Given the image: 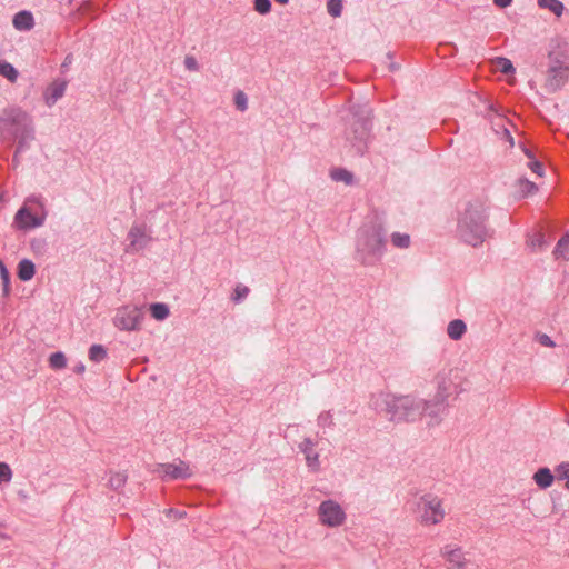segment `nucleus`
Returning a JSON list of instances; mask_svg holds the SVG:
<instances>
[{
    "label": "nucleus",
    "instance_id": "2f4dec72",
    "mask_svg": "<svg viewBox=\"0 0 569 569\" xmlns=\"http://www.w3.org/2000/svg\"><path fill=\"white\" fill-rule=\"evenodd\" d=\"M127 482V475L123 472H114L110 476L108 485L113 490H119Z\"/></svg>",
    "mask_w": 569,
    "mask_h": 569
},
{
    "label": "nucleus",
    "instance_id": "c9c22d12",
    "mask_svg": "<svg viewBox=\"0 0 569 569\" xmlns=\"http://www.w3.org/2000/svg\"><path fill=\"white\" fill-rule=\"evenodd\" d=\"M318 426L321 428H332L335 426L333 418L330 411H323L318 416Z\"/></svg>",
    "mask_w": 569,
    "mask_h": 569
},
{
    "label": "nucleus",
    "instance_id": "ea45409f",
    "mask_svg": "<svg viewBox=\"0 0 569 569\" xmlns=\"http://www.w3.org/2000/svg\"><path fill=\"white\" fill-rule=\"evenodd\" d=\"M0 277L2 280V284H3V292H4V295H8L9 290H10V288H9L10 273L1 260H0Z\"/></svg>",
    "mask_w": 569,
    "mask_h": 569
},
{
    "label": "nucleus",
    "instance_id": "aec40b11",
    "mask_svg": "<svg viewBox=\"0 0 569 569\" xmlns=\"http://www.w3.org/2000/svg\"><path fill=\"white\" fill-rule=\"evenodd\" d=\"M437 380V396L438 399H448L450 395L451 381L448 378V373L440 372L436 377Z\"/></svg>",
    "mask_w": 569,
    "mask_h": 569
},
{
    "label": "nucleus",
    "instance_id": "423d86ee",
    "mask_svg": "<svg viewBox=\"0 0 569 569\" xmlns=\"http://www.w3.org/2000/svg\"><path fill=\"white\" fill-rule=\"evenodd\" d=\"M419 520L425 526H435L446 517L442 500L432 495H423L418 502Z\"/></svg>",
    "mask_w": 569,
    "mask_h": 569
},
{
    "label": "nucleus",
    "instance_id": "4be33fe9",
    "mask_svg": "<svg viewBox=\"0 0 569 569\" xmlns=\"http://www.w3.org/2000/svg\"><path fill=\"white\" fill-rule=\"evenodd\" d=\"M467 331V326L461 319H455L449 322L447 333L452 340H460Z\"/></svg>",
    "mask_w": 569,
    "mask_h": 569
},
{
    "label": "nucleus",
    "instance_id": "a878e982",
    "mask_svg": "<svg viewBox=\"0 0 569 569\" xmlns=\"http://www.w3.org/2000/svg\"><path fill=\"white\" fill-rule=\"evenodd\" d=\"M150 312L152 318L162 321L169 317L170 310L166 303L156 302L150 305Z\"/></svg>",
    "mask_w": 569,
    "mask_h": 569
},
{
    "label": "nucleus",
    "instance_id": "e433bc0d",
    "mask_svg": "<svg viewBox=\"0 0 569 569\" xmlns=\"http://www.w3.org/2000/svg\"><path fill=\"white\" fill-rule=\"evenodd\" d=\"M497 68L503 73L509 74L515 72V68L512 62L507 58H498L497 59Z\"/></svg>",
    "mask_w": 569,
    "mask_h": 569
},
{
    "label": "nucleus",
    "instance_id": "3c124183",
    "mask_svg": "<svg viewBox=\"0 0 569 569\" xmlns=\"http://www.w3.org/2000/svg\"><path fill=\"white\" fill-rule=\"evenodd\" d=\"M90 7H91V2H90V1H86V2H83V4L81 6V9L87 10V9H89Z\"/></svg>",
    "mask_w": 569,
    "mask_h": 569
},
{
    "label": "nucleus",
    "instance_id": "9b49d317",
    "mask_svg": "<svg viewBox=\"0 0 569 569\" xmlns=\"http://www.w3.org/2000/svg\"><path fill=\"white\" fill-rule=\"evenodd\" d=\"M128 239L130 241L129 249L131 251L143 249L151 240L147 233L146 224H133L128 233Z\"/></svg>",
    "mask_w": 569,
    "mask_h": 569
},
{
    "label": "nucleus",
    "instance_id": "f257e3e1",
    "mask_svg": "<svg viewBox=\"0 0 569 569\" xmlns=\"http://www.w3.org/2000/svg\"><path fill=\"white\" fill-rule=\"evenodd\" d=\"M488 220V201L482 198L471 199L458 212L457 236L466 244L479 247L493 234Z\"/></svg>",
    "mask_w": 569,
    "mask_h": 569
},
{
    "label": "nucleus",
    "instance_id": "20e7f679",
    "mask_svg": "<svg viewBox=\"0 0 569 569\" xmlns=\"http://www.w3.org/2000/svg\"><path fill=\"white\" fill-rule=\"evenodd\" d=\"M385 410L395 422H415L422 418L425 400L413 395H387Z\"/></svg>",
    "mask_w": 569,
    "mask_h": 569
},
{
    "label": "nucleus",
    "instance_id": "6e6552de",
    "mask_svg": "<svg viewBox=\"0 0 569 569\" xmlns=\"http://www.w3.org/2000/svg\"><path fill=\"white\" fill-rule=\"evenodd\" d=\"M319 520L327 527H339L346 521V512L335 500H325L318 508Z\"/></svg>",
    "mask_w": 569,
    "mask_h": 569
},
{
    "label": "nucleus",
    "instance_id": "49530a36",
    "mask_svg": "<svg viewBox=\"0 0 569 569\" xmlns=\"http://www.w3.org/2000/svg\"><path fill=\"white\" fill-rule=\"evenodd\" d=\"M512 0H493V3L499 8H507L511 4Z\"/></svg>",
    "mask_w": 569,
    "mask_h": 569
},
{
    "label": "nucleus",
    "instance_id": "de8ad7c7",
    "mask_svg": "<svg viewBox=\"0 0 569 569\" xmlns=\"http://www.w3.org/2000/svg\"><path fill=\"white\" fill-rule=\"evenodd\" d=\"M84 370H86V366H84L82 362H79V363H78V365H76V366H74V368H73V371H74L76 373H79V375L83 373V372H84Z\"/></svg>",
    "mask_w": 569,
    "mask_h": 569
},
{
    "label": "nucleus",
    "instance_id": "f03ea898",
    "mask_svg": "<svg viewBox=\"0 0 569 569\" xmlns=\"http://www.w3.org/2000/svg\"><path fill=\"white\" fill-rule=\"evenodd\" d=\"M0 137L4 141H17L13 162L18 163V154L29 148L34 139V127L31 116L19 107L3 109L0 114Z\"/></svg>",
    "mask_w": 569,
    "mask_h": 569
},
{
    "label": "nucleus",
    "instance_id": "dca6fc26",
    "mask_svg": "<svg viewBox=\"0 0 569 569\" xmlns=\"http://www.w3.org/2000/svg\"><path fill=\"white\" fill-rule=\"evenodd\" d=\"M67 88V81H53L44 91V102L48 107H52L60 98L63 97Z\"/></svg>",
    "mask_w": 569,
    "mask_h": 569
},
{
    "label": "nucleus",
    "instance_id": "a18cd8bd",
    "mask_svg": "<svg viewBox=\"0 0 569 569\" xmlns=\"http://www.w3.org/2000/svg\"><path fill=\"white\" fill-rule=\"evenodd\" d=\"M530 169L538 176H542V164L539 161H532L530 163Z\"/></svg>",
    "mask_w": 569,
    "mask_h": 569
},
{
    "label": "nucleus",
    "instance_id": "6ab92c4d",
    "mask_svg": "<svg viewBox=\"0 0 569 569\" xmlns=\"http://www.w3.org/2000/svg\"><path fill=\"white\" fill-rule=\"evenodd\" d=\"M533 480L539 488L547 489L553 483L555 476L549 468L543 467L535 472Z\"/></svg>",
    "mask_w": 569,
    "mask_h": 569
},
{
    "label": "nucleus",
    "instance_id": "bb28decb",
    "mask_svg": "<svg viewBox=\"0 0 569 569\" xmlns=\"http://www.w3.org/2000/svg\"><path fill=\"white\" fill-rule=\"evenodd\" d=\"M390 241L395 248L407 249L411 244V238L408 233L392 232Z\"/></svg>",
    "mask_w": 569,
    "mask_h": 569
},
{
    "label": "nucleus",
    "instance_id": "5701e85b",
    "mask_svg": "<svg viewBox=\"0 0 569 569\" xmlns=\"http://www.w3.org/2000/svg\"><path fill=\"white\" fill-rule=\"evenodd\" d=\"M553 256L556 259L569 260V232L558 241Z\"/></svg>",
    "mask_w": 569,
    "mask_h": 569
},
{
    "label": "nucleus",
    "instance_id": "4c0bfd02",
    "mask_svg": "<svg viewBox=\"0 0 569 569\" xmlns=\"http://www.w3.org/2000/svg\"><path fill=\"white\" fill-rule=\"evenodd\" d=\"M556 471L559 480H566L565 486L569 490V462L560 463Z\"/></svg>",
    "mask_w": 569,
    "mask_h": 569
},
{
    "label": "nucleus",
    "instance_id": "473e14b6",
    "mask_svg": "<svg viewBox=\"0 0 569 569\" xmlns=\"http://www.w3.org/2000/svg\"><path fill=\"white\" fill-rule=\"evenodd\" d=\"M249 293H250V289L247 286L239 283L233 289V292L231 295V300L234 303H240L243 299H246L248 297Z\"/></svg>",
    "mask_w": 569,
    "mask_h": 569
},
{
    "label": "nucleus",
    "instance_id": "f704fd0d",
    "mask_svg": "<svg viewBox=\"0 0 569 569\" xmlns=\"http://www.w3.org/2000/svg\"><path fill=\"white\" fill-rule=\"evenodd\" d=\"M328 13L335 18L340 17L342 12V1L341 0H329L327 2Z\"/></svg>",
    "mask_w": 569,
    "mask_h": 569
},
{
    "label": "nucleus",
    "instance_id": "603ef678",
    "mask_svg": "<svg viewBox=\"0 0 569 569\" xmlns=\"http://www.w3.org/2000/svg\"><path fill=\"white\" fill-rule=\"evenodd\" d=\"M389 69H390L391 71H395V70H397V69H398V66H397L396 63L391 62V63H390V66H389Z\"/></svg>",
    "mask_w": 569,
    "mask_h": 569
},
{
    "label": "nucleus",
    "instance_id": "b1692460",
    "mask_svg": "<svg viewBox=\"0 0 569 569\" xmlns=\"http://www.w3.org/2000/svg\"><path fill=\"white\" fill-rule=\"evenodd\" d=\"M0 76L6 78L11 83H14L19 77V72L10 62L0 60Z\"/></svg>",
    "mask_w": 569,
    "mask_h": 569
},
{
    "label": "nucleus",
    "instance_id": "7ed1b4c3",
    "mask_svg": "<svg viewBox=\"0 0 569 569\" xmlns=\"http://www.w3.org/2000/svg\"><path fill=\"white\" fill-rule=\"evenodd\" d=\"M385 229L379 222L365 224L358 230L355 259L362 266H375L386 249Z\"/></svg>",
    "mask_w": 569,
    "mask_h": 569
},
{
    "label": "nucleus",
    "instance_id": "864d4df0",
    "mask_svg": "<svg viewBox=\"0 0 569 569\" xmlns=\"http://www.w3.org/2000/svg\"><path fill=\"white\" fill-rule=\"evenodd\" d=\"M274 1L280 4H287L289 2V0H274Z\"/></svg>",
    "mask_w": 569,
    "mask_h": 569
},
{
    "label": "nucleus",
    "instance_id": "393cba45",
    "mask_svg": "<svg viewBox=\"0 0 569 569\" xmlns=\"http://www.w3.org/2000/svg\"><path fill=\"white\" fill-rule=\"evenodd\" d=\"M537 3L540 8L550 10L557 17H560L565 10L563 3L559 0H537Z\"/></svg>",
    "mask_w": 569,
    "mask_h": 569
},
{
    "label": "nucleus",
    "instance_id": "412c9836",
    "mask_svg": "<svg viewBox=\"0 0 569 569\" xmlns=\"http://www.w3.org/2000/svg\"><path fill=\"white\" fill-rule=\"evenodd\" d=\"M34 273H36V267L31 260L22 259L18 263L17 274L20 280L29 281L33 278Z\"/></svg>",
    "mask_w": 569,
    "mask_h": 569
},
{
    "label": "nucleus",
    "instance_id": "ddd939ff",
    "mask_svg": "<svg viewBox=\"0 0 569 569\" xmlns=\"http://www.w3.org/2000/svg\"><path fill=\"white\" fill-rule=\"evenodd\" d=\"M446 399H438L437 396L432 400H425L423 415L430 418L429 425L439 423L441 415L447 407Z\"/></svg>",
    "mask_w": 569,
    "mask_h": 569
},
{
    "label": "nucleus",
    "instance_id": "79ce46f5",
    "mask_svg": "<svg viewBox=\"0 0 569 569\" xmlns=\"http://www.w3.org/2000/svg\"><path fill=\"white\" fill-rule=\"evenodd\" d=\"M12 479V470L6 462H0V485L2 482H10Z\"/></svg>",
    "mask_w": 569,
    "mask_h": 569
},
{
    "label": "nucleus",
    "instance_id": "37998d69",
    "mask_svg": "<svg viewBox=\"0 0 569 569\" xmlns=\"http://www.w3.org/2000/svg\"><path fill=\"white\" fill-rule=\"evenodd\" d=\"M184 67L189 71H198L199 70V63L193 56H187L184 58Z\"/></svg>",
    "mask_w": 569,
    "mask_h": 569
},
{
    "label": "nucleus",
    "instance_id": "a19ab883",
    "mask_svg": "<svg viewBox=\"0 0 569 569\" xmlns=\"http://www.w3.org/2000/svg\"><path fill=\"white\" fill-rule=\"evenodd\" d=\"M253 8L258 13L267 14L271 10V1L270 0H254Z\"/></svg>",
    "mask_w": 569,
    "mask_h": 569
},
{
    "label": "nucleus",
    "instance_id": "a211bd4d",
    "mask_svg": "<svg viewBox=\"0 0 569 569\" xmlns=\"http://www.w3.org/2000/svg\"><path fill=\"white\" fill-rule=\"evenodd\" d=\"M13 26L17 30L27 31L33 28V16L29 11H20L13 17Z\"/></svg>",
    "mask_w": 569,
    "mask_h": 569
},
{
    "label": "nucleus",
    "instance_id": "5fc2aeb1",
    "mask_svg": "<svg viewBox=\"0 0 569 569\" xmlns=\"http://www.w3.org/2000/svg\"><path fill=\"white\" fill-rule=\"evenodd\" d=\"M387 57H388L389 59H392V53H391V52H388V53H387Z\"/></svg>",
    "mask_w": 569,
    "mask_h": 569
},
{
    "label": "nucleus",
    "instance_id": "0eeeda50",
    "mask_svg": "<svg viewBox=\"0 0 569 569\" xmlns=\"http://www.w3.org/2000/svg\"><path fill=\"white\" fill-rule=\"evenodd\" d=\"M144 319L142 308L137 306H123L117 310L113 318V325L126 331H138L141 329V323Z\"/></svg>",
    "mask_w": 569,
    "mask_h": 569
},
{
    "label": "nucleus",
    "instance_id": "f8f14e48",
    "mask_svg": "<svg viewBox=\"0 0 569 569\" xmlns=\"http://www.w3.org/2000/svg\"><path fill=\"white\" fill-rule=\"evenodd\" d=\"M569 77V71L558 70L551 67H548L547 78H546V90L548 92H556L560 90L565 83L567 82Z\"/></svg>",
    "mask_w": 569,
    "mask_h": 569
},
{
    "label": "nucleus",
    "instance_id": "7c9ffc66",
    "mask_svg": "<svg viewBox=\"0 0 569 569\" xmlns=\"http://www.w3.org/2000/svg\"><path fill=\"white\" fill-rule=\"evenodd\" d=\"M49 365L52 369L59 370L67 366V359L63 352H53L49 358Z\"/></svg>",
    "mask_w": 569,
    "mask_h": 569
},
{
    "label": "nucleus",
    "instance_id": "8fccbe9b",
    "mask_svg": "<svg viewBox=\"0 0 569 569\" xmlns=\"http://www.w3.org/2000/svg\"><path fill=\"white\" fill-rule=\"evenodd\" d=\"M523 152H525V154H526L528 158H530V159H532V158H533V153H532L529 149L523 148Z\"/></svg>",
    "mask_w": 569,
    "mask_h": 569
},
{
    "label": "nucleus",
    "instance_id": "c85d7f7f",
    "mask_svg": "<svg viewBox=\"0 0 569 569\" xmlns=\"http://www.w3.org/2000/svg\"><path fill=\"white\" fill-rule=\"evenodd\" d=\"M107 349L102 345H92L89 349L88 357L93 362H100L107 358Z\"/></svg>",
    "mask_w": 569,
    "mask_h": 569
},
{
    "label": "nucleus",
    "instance_id": "4468645a",
    "mask_svg": "<svg viewBox=\"0 0 569 569\" xmlns=\"http://www.w3.org/2000/svg\"><path fill=\"white\" fill-rule=\"evenodd\" d=\"M316 442L310 438H305L299 443L300 451L305 455L307 466L312 470L317 471L320 467L319 455L315 450Z\"/></svg>",
    "mask_w": 569,
    "mask_h": 569
},
{
    "label": "nucleus",
    "instance_id": "72a5a7b5",
    "mask_svg": "<svg viewBox=\"0 0 569 569\" xmlns=\"http://www.w3.org/2000/svg\"><path fill=\"white\" fill-rule=\"evenodd\" d=\"M234 106L239 111H246L248 109V97L247 94L239 90L234 93L233 97Z\"/></svg>",
    "mask_w": 569,
    "mask_h": 569
},
{
    "label": "nucleus",
    "instance_id": "58836bf2",
    "mask_svg": "<svg viewBox=\"0 0 569 569\" xmlns=\"http://www.w3.org/2000/svg\"><path fill=\"white\" fill-rule=\"evenodd\" d=\"M519 188L522 193V196H528L537 191L536 183L527 180V179H520L519 180Z\"/></svg>",
    "mask_w": 569,
    "mask_h": 569
},
{
    "label": "nucleus",
    "instance_id": "2eb2a0df",
    "mask_svg": "<svg viewBox=\"0 0 569 569\" xmlns=\"http://www.w3.org/2000/svg\"><path fill=\"white\" fill-rule=\"evenodd\" d=\"M14 221L20 229L36 228L43 223V219L33 216L27 208H21L14 216Z\"/></svg>",
    "mask_w": 569,
    "mask_h": 569
},
{
    "label": "nucleus",
    "instance_id": "f3484780",
    "mask_svg": "<svg viewBox=\"0 0 569 569\" xmlns=\"http://www.w3.org/2000/svg\"><path fill=\"white\" fill-rule=\"evenodd\" d=\"M549 67L569 71V54L563 50H555L549 52Z\"/></svg>",
    "mask_w": 569,
    "mask_h": 569
},
{
    "label": "nucleus",
    "instance_id": "cd10ccee",
    "mask_svg": "<svg viewBox=\"0 0 569 569\" xmlns=\"http://www.w3.org/2000/svg\"><path fill=\"white\" fill-rule=\"evenodd\" d=\"M330 177L333 181H341L345 182L346 184H351L353 181V174L350 171L342 168H336L331 170Z\"/></svg>",
    "mask_w": 569,
    "mask_h": 569
},
{
    "label": "nucleus",
    "instance_id": "c756f323",
    "mask_svg": "<svg viewBox=\"0 0 569 569\" xmlns=\"http://www.w3.org/2000/svg\"><path fill=\"white\" fill-rule=\"evenodd\" d=\"M527 244L532 249V250H538V249H542L545 248L548 243L545 239V236L543 233L541 232H536L533 234H531L528 240H527Z\"/></svg>",
    "mask_w": 569,
    "mask_h": 569
},
{
    "label": "nucleus",
    "instance_id": "1a4fd4ad",
    "mask_svg": "<svg viewBox=\"0 0 569 569\" xmlns=\"http://www.w3.org/2000/svg\"><path fill=\"white\" fill-rule=\"evenodd\" d=\"M440 552L447 561V569H468L469 560L460 547L447 545Z\"/></svg>",
    "mask_w": 569,
    "mask_h": 569
},
{
    "label": "nucleus",
    "instance_id": "39448f33",
    "mask_svg": "<svg viewBox=\"0 0 569 569\" xmlns=\"http://www.w3.org/2000/svg\"><path fill=\"white\" fill-rule=\"evenodd\" d=\"M353 121L346 130V141L356 156H362L371 138V110L352 107Z\"/></svg>",
    "mask_w": 569,
    "mask_h": 569
},
{
    "label": "nucleus",
    "instance_id": "c03bdc74",
    "mask_svg": "<svg viewBox=\"0 0 569 569\" xmlns=\"http://www.w3.org/2000/svg\"><path fill=\"white\" fill-rule=\"evenodd\" d=\"M536 340H537L540 345H542V346H545V347H550V348L555 347V342H553V341H552V339H551L548 335H546V333H537V336H536Z\"/></svg>",
    "mask_w": 569,
    "mask_h": 569
},
{
    "label": "nucleus",
    "instance_id": "09e8293b",
    "mask_svg": "<svg viewBox=\"0 0 569 569\" xmlns=\"http://www.w3.org/2000/svg\"><path fill=\"white\" fill-rule=\"evenodd\" d=\"M505 136H506V139L509 140L510 144L513 146V138L507 129H505Z\"/></svg>",
    "mask_w": 569,
    "mask_h": 569
},
{
    "label": "nucleus",
    "instance_id": "9d476101",
    "mask_svg": "<svg viewBox=\"0 0 569 569\" xmlns=\"http://www.w3.org/2000/svg\"><path fill=\"white\" fill-rule=\"evenodd\" d=\"M157 472L169 479H188L192 476L189 465L183 460L173 463H160Z\"/></svg>",
    "mask_w": 569,
    "mask_h": 569
}]
</instances>
